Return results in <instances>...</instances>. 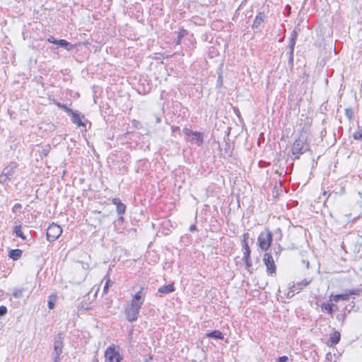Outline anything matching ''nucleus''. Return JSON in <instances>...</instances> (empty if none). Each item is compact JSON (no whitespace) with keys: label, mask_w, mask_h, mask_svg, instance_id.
Segmentation results:
<instances>
[{"label":"nucleus","mask_w":362,"mask_h":362,"mask_svg":"<svg viewBox=\"0 0 362 362\" xmlns=\"http://www.w3.org/2000/svg\"><path fill=\"white\" fill-rule=\"evenodd\" d=\"M146 295V289L142 287L132 296V300L125 308V315L128 321L134 322L137 320L139 310L144 303Z\"/></svg>","instance_id":"obj_1"},{"label":"nucleus","mask_w":362,"mask_h":362,"mask_svg":"<svg viewBox=\"0 0 362 362\" xmlns=\"http://www.w3.org/2000/svg\"><path fill=\"white\" fill-rule=\"evenodd\" d=\"M308 132L306 130H303L300 132V136L295 140L291 148L293 155L296 156V158H298L300 154H303L308 149L307 139Z\"/></svg>","instance_id":"obj_2"},{"label":"nucleus","mask_w":362,"mask_h":362,"mask_svg":"<svg viewBox=\"0 0 362 362\" xmlns=\"http://www.w3.org/2000/svg\"><path fill=\"white\" fill-rule=\"evenodd\" d=\"M272 234L269 230L262 231L257 239L259 247L264 251H267L272 243Z\"/></svg>","instance_id":"obj_3"},{"label":"nucleus","mask_w":362,"mask_h":362,"mask_svg":"<svg viewBox=\"0 0 362 362\" xmlns=\"http://www.w3.org/2000/svg\"><path fill=\"white\" fill-rule=\"evenodd\" d=\"M64 337L63 334L59 333L54 340V351L52 352V356L54 362H59L60 361V356L62 353L64 346Z\"/></svg>","instance_id":"obj_4"},{"label":"nucleus","mask_w":362,"mask_h":362,"mask_svg":"<svg viewBox=\"0 0 362 362\" xmlns=\"http://www.w3.org/2000/svg\"><path fill=\"white\" fill-rule=\"evenodd\" d=\"M62 233V228L60 226L52 223L49 225L47 230V238L49 241L56 240Z\"/></svg>","instance_id":"obj_5"},{"label":"nucleus","mask_w":362,"mask_h":362,"mask_svg":"<svg viewBox=\"0 0 362 362\" xmlns=\"http://www.w3.org/2000/svg\"><path fill=\"white\" fill-rule=\"evenodd\" d=\"M263 261L267 267V272L271 274H274L276 272V266L273 257L269 253H265Z\"/></svg>","instance_id":"obj_6"},{"label":"nucleus","mask_w":362,"mask_h":362,"mask_svg":"<svg viewBox=\"0 0 362 362\" xmlns=\"http://www.w3.org/2000/svg\"><path fill=\"white\" fill-rule=\"evenodd\" d=\"M106 361L108 362H119L120 356L115 349L111 346L107 348L105 353Z\"/></svg>","instance_id":"obj_7"},{"label":"nucleus","mask_w":362,"mask_h":362,"mask_svg":"<svg viewBox=\"0 0 362 362\" xmlns=\"http://www.w3.org/2000/svg\"><path fill=\"white\" fill-rule=\"evenodd\" d=\"M310 281L307 280H303L300 282H292L289 284V288L291 290L292 292H299L300 290H302L305 286H307L309 285Z\"/></svg>","instance_id":"obj_8"},{"label":"nucleus","mask_w":362,"mask_h":362,"mask_svg":"<svg viewBox=\"0 0 362 362\" xmlns=\"http://www.w3.org/2000/svg\"><path fill=\"white\" fill-rule=\"evenodd\" d=\"M69 115L71 116V121L73 123L76 124L78 127H86V124L83 121V119H85L83 115L75 112L73 110L72 113H69Z\"/></svg>","instance_id":"obj_9"},{"label":"nucleus","mask_w":362,"mask_h":362,"mask_svg":"<svg viewBox=\"0 0 362 362\" xmlns=\"http://www.w3.org/2000/svg\"><path fill=\"white\" fill-rule=\"evenodd\" d=\"M18 165L16 163L12 162L10 163L7 166H6L2 173L6 175L9 177L10 178L13 176L15 173L16 169L17 168Z\"/></svg>","instance_id":"obj_10"},{"label":"nucleus","mask_w":362,"mask_h":362,"mask_svg":"<svg viewBox=\"0 0 362 362\" xmlns=\"http://www.w3.org/2000/svg\"><path fill=\"white\" fill-rule=\"evenodd\" d=\"M296 38H297V31L296 30H294L292 33V36H291V38L290 40V45H289V47H290L289 61L290 62H293V51H294V46L296 45Z\"/></svg>","instance_id":"obj_11"},{"label":"nucleus","mask_w":362,"mask_h":362,"mask_svg":"<svg viewBox=\"0 0 362 362\" xmlns=\"http://www.w3.org/2000/svg\"><path fill=\"white\" fill-rule=\"evenodd\" d=\"M112 203L117 206V212L119 215L123 214L126 210V206L120 202L119 198L112 199Z\"/></svg>","instance_id":"obj_12"},{"label":"nucleus","mask_w":362,"mask_h":362,"mask_svg":"<svg viewBox=\"0 0 362 362\" xmlns=\"http://www.w3.org/2000/svg\"><path fill=\"white\" fill-rule=\"evenodd\" d=\"M265 15L263 13H259L255 18L252 24L253 28H258L260 25L264 22Z\"/></svg>","instance_id":"obj_13"},{"label":"nucleus","mask_w":362,"mask_h":362,"mask_svg":"<svg viewBox=\"0 0 362 362\" xmlns=\"http://www.w3.org/2000/svg\"><path fill=\"white\" fill-rule=\"evenodd\" d=\"M349 294L331 295L329 297V301L338 302L340 300H349Z\"/></svg>","instance_id":"obj_14"},{"label":"nucleus","mask_w":362,"mask_h":362,"mask_svg":"<svg viewBox=\"0 0 362 362\" xmlns=\"http://www.w3.org/2000/svg\"><path fill=\"white\" fill-rule=\"evenodd\" d=\"M190 138L191 140L198 146H200L203 142V136L200 132H195L194 134H192V136H190Z\"/></svg>","instance_id":"obj_15"},{"label":"nucleus","mask_w":362,"mask_h":362,"mask_svg":"<svg viewBox=\"0 0 362 362\" xmlns=\"http://www.w3.org/2000/svg\"><path fill=\"white\" fill-rule=\"evenodd\" d=\"M334 307H337V306L335 305H334V304H330V303H323L321 305L322 310H326L331 317L333 316V313H334L333 308Z\"/></svg>","instance_id":"obj_16"},{"label":"nucleus","mask_w":362,"mask_h":362,"mask_svg":"<svg viewBox=\"0 0 362 362\" xmlns=\"http://www.w3.org/2000/svg\"><path fill=\"white\" fill-rule=\"evenodd\" d=\"M340 340V333L337 331H335L332 336L330 337L329 341L330 346L336 345L339 343Z\"/></svg>","instance_id":"obj_17"},{"label":"nucleus","mask_w":362,"mask_h":362,"mask_svg":"<svg viewBox=\"0 0 362 362\" xmlns=\"http://www.w3.org/2000/svg\"><path fill=\"white\" fill-rule=\"evenodd\" d=\"M56 45H58L61 46L62 47H64L68 51H70L74 48V45L65 40H57V42Z\"/></svg>","instance_id":"obj_18"},{"label":"nucleus","mask_w":362,"mask_h":362,"mask_svg":"<svg viewBox=\"0 0 362 362\" xmlns=\"http://www.w3.org/2000/svg\"><path fill=\"white\" fill-rule=\"evenodd\" d=\"M206 336L209 338H215V339H223V334L218 330H215V331H213L211 332H208L206 334Z\"/></svg>","instance_id":"obj_19"},{"label":"nucleus","mask_w":362,"mask_h":362,"mask_svg":"<svg viewBox=\"0 0 362 362\" xmlns=\"http://www.w3.org/2000/svg\"><path fill=\"white\" fill-rule=\"evenodd\" d=\"M22 255V251L19 249L11 250L9 252V257L13 260H18Z\"/></svg>","instance_id":"obj_20"},{"label":"nucleus","mask_w":362,"mask_h":362,"mask_svg":"<svg viewBox=\"0 0 362 362\" xmlns=\"http://www.w3.org/2000/svg\"><path fill=\"white\" fill-rule=\"evenodd\" d=\"M174 291V286L173 284H168L158 288V292L162 293H168Z\"/></svg>","instance_id":"obj_21"},{"label":"nucleus","mask_w":362,"mask_h":362,"mask_svg":"<svg viewBox=\"0 0 362 362\" xmlns=\"http://www.w3.org/2000/svg\"><path fill=\"white\" fill-rule=\"evenodd\" d=\"M25 288H14L12 292V295L15 298H21L23 296V292Z\"/></svg>","instance_id":"obj_22"},{"label":"nucleus","mask_w":362,"mask_h":362,"mask_svg":"<svg viewBox=\"0 0 362 362\" xmlns=\"http://www.w3.org/2000/svg\"><path fill=\"white\" fill-rule=\"evenodd\" d=\"M13 233L16 234V236L20 237L21 239H23V240L26 239V236L23 234V233L21 230V225H18L14 227Z\"/></svg>","instance_id":"obj_23"},{"label":"nucleus","mask_w":362,"mask_h":362,"mask_svg":"<svg viewBox=\"0 0 362 362\" xmlns=\"http://www.w3.org/2000/svg\"><path fill=\"white\" fill-rule=\"evenodd\" d=\"M243 249H244L243 259L250 258V250L248 243L244 244L243 245Z\"/></svg>","instance_id":"obj_24"},{"label":"nucleus","mask_w":362,"mask_h":362,"mask_svg":"<svg viewBox=\"0 0 362 362\" xmlns=\"http://www.w3.org/2000/svg\"><path fill=\"white\" fill-rule=\"evenodd\" d=\"M55 104L57 107L65 111L66 113H72V110L68 107L66 105L61 104L60 103L56 102Z\"/></svg>","instance_id":"obj_25"},{"label":"nucleus","mask_w":362,"mask_h":362,"mask_svg":"<svg viewBox=\"0 0 362 362\" xmlns=\"http://www.w3.org/2000/svg\"><path fill=\"white\" fill-rule=\"evenodd\" d=\"M354 138L356 140H359L362 138V126L359 127L358 130L354 133Z\"/></svg>","instance_id":"obj_26"},{"label":"nucleus","mask_w":362,"mask_h":362,"mask_svg":"<svg viewBox=\"0 0 362 362\" xmlns=\"http://www.w3.org/2000/svg\"><path fill=\"white\" fill-rule=\"evenodd\" d=\"M345 115L349 120H351L354 115L353 110L351 108L345 109Z\"/></svg>","instance_id":"obj_27"},{"label":"nucleus","mask_w":362,"mask_h":362,"mask_svg":"<svg viewBox=\"0 0 362 362\" xmlns=\"http://www.w3.org/2000/svg\"><path fill=\"white\" fill-rule=\"evenodd\" d=\"M11 178L6 175L4 173H1L0 174V183L4 184L8 180H9Z\"/></svg>","instance_id":"obj_28"},{"label":"nucleus","mask_w":362,"mask_h":362,"mask_svg":"<svg viewBox=\"0 0 362 362\" xmlns=\"http://www.w3.org/2000/svg\"><path fill=\"white\" fill-rule=\"evenodd\" d=\"M183 132L185 135H187L188 137L192 136V134H194L195 132L192 131L189 129L185 128L183 129Z\"/></svg>","instance_id":"obj_29"},{"label":"nucleus","mask_w":362,"mask_h":362,"mask_svg":"<svg viewBox=\"0 0 362 362\" xmlns=\"http://www.w3.org/2000/svg\"><path fill=\"white\" fill-rule=\"evenodd\" d=\"M50 151V146H46L42 150V155L44 156H47Z\"/></svg>","instance_id":"obj_30"},{"label":"nucleus","mask_w":362,"mask_h":362,"mask_svg":"<svg viewBox=\"0 0 362 362\" xmlns=\"http://www.w3.org/2000/svg\"><path fill=\"white\" fill-rule=\"evenodd\" d=\"M7 313V308L6 306L1 305L0 306V316H4Z\"/></svg>","instance_id":"obj_31"},{"label":"nucleus","mask_w":362,"mask_h":362,"mask_svg":"<svg viewBox=\"0 0 362 362\" xmlns=\"http://www.w3.org/2000/svg\"><path fill=\"white\" fill-rule=\"evenodd\" d=\"M248 238H249V234L247 233H244L243 235V241H242L243 245L245 243H247V240Z\"/></svg>","instance_id":"obj_32"},{"label":"nucleus","mask_w":362,"mask_h":362,"mask_svg":"<svg viewBox=\"0 0 362 362\" xmlns=\"http://www.w3.org/2000/svg\"><path fill=\"white\" fill-rule=\"evenodd\" d=\"M110 283H111L110 280V279H107V281H106V283H105V286H104V289H103V292H104L105 293H106L107 292V289H108V287H109V286H110Z\"/></svg>","instance_id":"obj_33"},{"label":"nucleus","mask_w":362,"mask_h":362,"mask_svg":"<svg viewBox=\"0 0 362 362\" xmlns=\"http://www.w3.org/2000/svg\"><path fill=\"white\" fill-rule=\"evenodd\" d=\"M288 361V358L286 356H284L279 357L277 362H287Z\"/></svg>","instance_id":"obj_34"},{"label":"nucleus","mask_w":362,"mask_h":362,"mask_svg":"<svg viewBox=\"0 0 362 362\" xmlns=\"http://www.w3.org/2000/svg\"><path fill=\"white\" fill-rule=\"evenodd\" d=\"M222 84H223V79H222L221 75L220 74L218 78L217 86L220 88L222 86Z\"/></svg>","instance_id":"obj_35"},{"label":"nucleus","mask_w":362,"mask_h":362,"mask_svg":"<svg viewBox=\"0 0 362 362\" xmlns=\"http://www.w3.org/2000/svg\"><path fill=\"white\" fill-rule=\"evenodd\" d=\"M47 41H48L49 42H50V43H53V44H57V40H56V39H55L54 37H52V36H50V37L48 38Z\"/></svg>","instance_id":"obj_36"},{"label":"nucleus","mask_w":362,"mask_h":362,"mask_svg":"<svg viewBox=\"0 0 362 362\" xmlns=\"http://www.w3.org/2000/svg\"><path fill=\"white\" fill-rule=\"evenodd\" d=\"M243 260L245 262L247 268H249L251 266L250 258L243 259Z\"/></svg>","instance_id":"obj_37"},{"label":"nucleus","mask_w":362,"mask_h":362,"mask_svg":"<svg viewBox=\"0 0 362 362\" xmlns=\"http://www.w3.org/2000/svg\"><path fill=\"white\" fill-rule=\"evenodd\" d=\"M54 307V303L51 300H49L48 302V308L49 309H53Z\"/></svg>","instance_id":"obj_38"},{"label":"nucleus","mask_w":362,"mask_h":362,"mask_svg":"<svg viewBox=\"0 0 362 362\" xmlns=\"http://www.w3.org/2000/svg\"><path fill=\"white\" fill-rule=\"evenodd\" d=\"M196 229V226L194 225H192L190 226V230L191 231H193Z\"/></svg>","instance_id":"obj_39"},{"label":"nucleus","mask_w":362,"mask_h":362,"mask_svg":"<svg viewBox=\"0 0 362 362\" xmlns=\"http://www.w3.org/2000/svg\"><path fill=\"white\" fill-rule=\"evenodd\" d=\"M21 204H16L14 206V208H13V209H17V208H21Z\"/></svg>","instance_id":"obj_40"},{"label":"nucleus","mask_w":362,"mask_h":362,"mask_svg":"<svg viewBox=\"0 0 362 362\" xmlns=\"http://www.w3.org/2000/svg\"><path fill=\"white\" fill-rule=\"evenodd\" d=\"M160 122V119L158 117H156V123H159Z\"/></svg>","instance_id":"obj_41"},{"label":"nucleus","mask_w":362,"mask_h":362,"mask_svg":"<svg viewBox=\"0 0 362 362\" xmlns=\"http://www.w3.org/2000/svg\"><path fill=\"white\" fill-rule=\"evenodd\" d=\"M323 195H324V196H326V195H327V192H326V191H324V192H323Z\"/></svg>","instance_id":"obj_42"},{"label":"nucleus","mask_w":362,"mask_h":362,"mask_svg":"<svg viewBox=\"0 0 362 362\" xmlns=\"http://www.w3.org/2000/svg\"><path fill=\"white\" fill-rule=\"evenodd\" d=\"M119 220L122 221V220H123V217H122V216H121V217L119 218Z\"/></svg>","instance_id":"obj_43"},{"label":"nucleus","mask_w":362,"mask_h":362,"mask_svg":"<svg viewBox=\"0 0 362 362\" xmlns=\"http://www.w3.org/2000/svg\"><path fill=\"white\" fill-rule=\"evenodd\" d=\"M93 362H98V361L95 359V360H94V361H93Z\"/></svg>","instance_id":"obj_44"}]
</instances>
